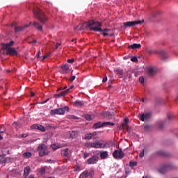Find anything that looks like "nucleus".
Returning a JSON list of instances; mask_svg holds the SVG:
<instances>
[{"mask_svg": "<svg viewBox=\"0 0 178 178\" xmlns=\"http://www.w3.org/2000/svg\"><path fill=\"white\" fill-rule=\"evenodd\" d=\"M137 165V161H130L129 166L130 168H134V166Z\"/></svg>", "mask_w": 178, "mask_h": 178, "instance_id": "36", "label": "nucleus"}, {"mask_svg": "<svg viewBox=\"0 0 178 178\" xmlns=\"http://www.w3.org/2000/svg\"><path fill=\"white\" fill-rule=\"evenodd\" d=\"M6 131V128H5V126L2 125L0 127V133H5Z\"/></svg>", "mask_w": 178, "mask_h": 178, "instance_id": "40", "label": "nucleus"}, {"mask_svg": "<svg viewBox=\"0 0 178 178\" xmlns=\"http://www.w3.org/2000/svg\"><path fill=\"white\" fill-rule=\"evenodd\" d=\"M125 124H123L124 126H127V122H129V118H124Z\"/></svg>", "mask_w": 178, "mask_h": 178, "instance_id": "53", "label": "nucleus"}, {"mask_svg": "<svg viewBox=\"0 0 178 178\" xmlns=\"http://www.w3.org/2000/svg\"><path fill=\"white\" fill-rule=\"evenodd\" d=\"M98 161V156H92L90 157L87 163L88 165H94L95 163H97V161Z\"/></svg>", "mask_w": 178, "mask_h": 178, "instance_id": "13", "label": "nucleus"}, {"mask_svg": "<svg viewBox=\"0 0 178 178\" xmlns=\"http://www.w3.org/2000/svg\"><path fill=\"white\" fill-rule=\"evenodd\" d=\"M147 72L149 76H154V68H152V67H148Z\"/></svg>", "mask_w": 178, "mask_h": 178, "instance_id": "26", "label": "nucleus"}, {"mask_svg": "<svg viewBox=\"0 0 178 178\" xmlns=\"http://www.w3.org/2000/svg\"><path fill=\"white\" fill-rule=\"evenodd\" d=\"M131 62H134L135 63H137L138 62V59L137 57L134 56L131 58Z\"/></svg>", "mask_w": 178, "mask_h": 178, "instance_id": "42", "label": "nucleus"}, {"mask_svg": "<svg viewBox=\"0 0 178 178\" xmlns=\"http://www.w3.org/2000/svg\"><path fill=\"white\" fill-rule=\"evenodd\" d=\"M85 116H86V120H88L89 122L95 118L94 115H86Z\"/></svg>", "mask_w": 178, "mask_h": 178, "instance_id": "31", "label": "nucleus"}, {"mask_svg": "<svg viewBox=\"0 0 178 178\" xmlns=\"http://www.w3.org/2000/svg\"><path fill=\"white\" fill-rule=\"evenodd\" d=\"M101 127H104V122H97L93 124V129H101Z\"/></svg>", "mask_w": 178, "mask_h": 178, "instance_id": "22", "label": "nucleus"}, {"mask_svg": "<svg viewBox=\"0 0 178 178\" xmlns=\"http://www.w3.org/2000/svg\"><path fill=\"white\" fill-rule=\"evenodd\" d=\"M67 118L68 119H73L74 120H79V118L78 117H76L73 115H70L67 116Z\"/></svg>", "mask_w": 178, "mask_h": 178, "instance_id": "37", "label": "nucleus"}, {"mask_svg": "<svg viewBox=\"0 0 178 178\" xmlns=\"http://www.w3.org/2000/svg\"><path fill=\"white\" fill-rule=\"evenodd\" d=\"M13 127H15V129H18L19 128V122H13Z\"/></svg>", "mask_w": 178, "mask_h": 178, "instance_id": "43", "label": "nucleus"}, {"mask_svg": "<svg viewBox=\"0 0 178 178\" xmlns=\"http://www.w3.org/2000/svg\"><path fill=\"white\" fill-rule=\"evenodd\" d=\"M102 24L99 22H95V21H89L88 22L87 27L90 30V31H96L99 32L102 31Z\"/></svg>", "mask_w": 178, "mask_h": 178, "instance_id": "3", "label": "nucleus"}, {"mask_svg": "<svg viewBox=\"0 0 178 178\" xmlns=\"http://www.w3.org/2000/svg\"><path fill=\"white\" fill-rule=\"evenodd\" d=\"M91 138H92V134L89 133L85 135V138H84L85 140H91Z\"/></svg>", "mask_w": 178, "mask_h": 178, "instance_id": "32", "label": "nucleus"}, {"mask_svg": "<svg viewBox=\"0 0 178 178\" xmlns=\"http://www.w3.org/2000/svg\"><path fill=\"white\" fill-rule=\"evenodd\" d=\"M59 47H60V43H56V46H55V49H58V48H59Z\"/></svg>", "mask_w": 178, "mask_h": 178, "instance_id": "54", "label": "nucleus"}, {"mask_svg": "<svg viewBox=\"0 0 178 178\" xmlns=\"http://www.w3.org/2000/svg\"><path fill=\"white\" fill-rule=\"evenodd\" d=\"M128 48L131 49H139V48H141V44L134 43L133 44L129 45Z\"/></svg>", "mask_w": 178, "mask_h": 178, "instance_id": "19", "label": "nucleus"}, {"mask_svg": "<svg viewBox=\"0 0 178 178\" xmlns=\"http://www.w3.org/2000/svg\"><path fill=\"white\" fill-rule=\"evenodd\" d=\"M62 90H64V89H63V88L60 87V88H59L57 90V91H62Z\"/></svg>", "mask_w": 178, "mask_h": 178, "instance_id": "60", "label": "nucleus"}, {"mask_svg": "<svg viewBox=\"0 0 178 178\" xmlns=\"http://www.w3.org/2000/svg\"><path fill=\"white\" fill-rule=\"evenodd\" d=\"M74 106L81 107L83 106V102L81 101L76 100L74 103Z\"/></svg>", "mask_w": 178, "mask_h": 178, "instance_id": "27", "label": "nucleus"}, {"mask_svg": "<svg viewBox=\"0 0 178 178\" xmlns=\"http://www.w3.org/2000/svg\"><path fill=\"white\" fill-rule=\"evenodd\" d=\"M69 80L70 81H74V80H76V76H71L70 78H69Z\"/></svg>", "mask_w": 178, "mask_h": 178, "instance_id": "45", "label": "nucleus"}, {"mask_svg": "<svg viewBox=\"0 0 178 178\" xmlns=\"http://www.w3.org/2000/svg\"><path fill=\"white\" fill-rule=\"evenodd\" d=\"M34 95H35V94L33 92H31V97H34Z\"/></svg>", "mask_w": 178, "mask_h": 178, "instance_id": "62", "label": "nucleus"}, {"mask_svg": "<svg viewBox=\"0 0 178 178\" xmlns=\"http://www.w3.org/2000/svg\"><path fill=\"white\" fill-rule=\"evenodd\" d=\"M60 69H61V73L63 74H67V73H69L70 72V67H69V65H67V64H63L60 66Z\"/></svg>", "mask_w": 178, "mask_h": 178, "instance_id": "11", "label": "nucleus"}, {"mask_svg": "<svg viewBox=\"0 0 178 178\" xmlns=\"http://www.w3.org/2000/svg\"><path fill=\"white\" fill-rule=\"evenodd\" d=\"M24 158H30L31 156V152H25L23 154Z\"/></svg>", "mask_w": 178, "mask_h": 178, "instance_id": "38", "label": "nucleus"}, {"mask_svg": "<svg viewBox=\"0 0 178 178\" xmlns=\"http://www.w3.org/2000/svg\"><path fill=\"white\" fill-rule=\"evenodd\" d=\"M113 156L115 159H123V158H124V153L122 151V149H120V150H115L113 152Z\"/></svg>", "mask_w": 178, "mask_h": 178, "instance_id": "5", "label": "nucleus"}, {"mask_svg": "<svg viewBox=\"0 0 178 178\" xmlns=\"http://www.w3.org/2000/svg\"><path fill=\"white\" fill-rule=\"evenodd\" d=\"M60 145H58V144H53L51 145V147L53 148V149H54V151H56V149H58V148H60Z\"/></svg>", "mask_w": 178, "mask_h": 178, "instance_id": "33", "label": "nucleus"}, {"mask_svg": "<svg viewBox=\"0 0 178 178\" xmlns=\"http://www.w3.org/2000/svg\"><path fill=\"white\" fill-rule=\"evenodd\" d=\"M141 23H144V20L127 22H124L123 24H124V26L127 28V27H134V26H136V24H141Z\"/></svg>", "mask_w": 178, "mask_h": 178, "instance_id": "7", "label": "nucleus"}, {"mask_svg": "<svg viewBox=\"0 0 178 178\" xmlns=\"http://www.w3.org/2000/svg\"><path fill=\"white\" fill-rule=\"evenodd\" d=\"M84 147L86 148H95V149H99V141L96 143H91V142H88L84 143Z\"/></svg>", "mask_w": 178, "mask_h": 178, "instance_id": "10", "label": "nucleus"}, {"mask_svg": "<svg viewBox=\"0 0 178 178\" xmlns=\"http://www.w3.org/2000/svg\"><path fill=\"white\" fill-rule=\"evenodd\" d=\"M51 54H48L43 56L42 60H44V59H47V58L49 57Z\"/></svg>", "mask_w": 178, "mask_h": 178, "instance_id": "50", "label": "nucleus"}, {"mask_svg": "<svg viewBox=\"0 0 178 178\" xmlns=\"http://www.w3.org/2000/svg\"><path fill=\"white\" fill-rule=\"evenodd\" d=\"M151 113H144L138 114V119L141 120V122H147L151 119Z\"/></svg>", "mask_w": 178, "mask_h": 178, "instance_id": "6", "label": "nucleus"}, {"mask_svg": "<svg viewBox=\"0 0 178 178\" xmlns=\"http://www.w3.org/2000/svg\"><path fill=\"white\" fill-rule=\"evenodd\" d=\"M116 73L118 74H120V76H122V74H123V70L117 69L116 70Z\"/></svg>", "mask_w": 178, "mask_h": 178, "instance_id": "39", "label": "nucleus"}, {"mask_svg": "<svg viewBox=\"0 0 178 178\" xmlns=\"http://www.w3.org/2000/svg\"><path fill=\"white\" fill-rule=\"evenodd\" d=\"M156 17V15L155 13L152 14V19H155Z\"/></svg>", "mask_w": 178, "mask_h": 178, "instance_id": "56", "label": "nucleus"}, {"mask_svg": "<svg viewBox=\"0 0 178 178\" xmlns=\"http://www.w3.org/2000/svg\"><path fill=\"white\" fill-rule=\"evenodd\" d=\"M27 7L29 9H33L35 17H36L38 20H40L42 24H45V23L48 22V17H47L46 15L44 14V12L40 10L38 7H35V4H34V3H28Z\"/></svg>", "mask_w": 178, "mask_h": 178, "instance_id": "1", "label": "nucleus"}, {"mask_svg": "<svg viewBox=\"0 0 178 178\" xmlns=\"http://www.w3.org/2000/svg\"><path fill=\"white\" fill-rule=\"evenodd\" d=\"M147 152V149H143L139 154V158H144V154Z\"/></svg>", "mask_w": 178, "mask_h": 178, "instance_id": "35", "label": "nucleus"}, {"mask_svg": "<svg viewBox=\"0 0 178 178\" xmlns=\"http://www.w3.org/2000/svg\"><path fill=\"white\" fill-rule=\"evenodd\" d=\"M142 178H153V177L151 176H149V175H146V176L143 177Z\"/></svg>", "mask_w": 178, "mask_h": 178, "instance_id": "58", "label": "nucleus"}, {"mask_svg": "<svg viewBox=\"0 0 178 178\" xmlns=\"http://www.w3.org/2000/svg\"><path fill=\"white\" fill-rule=\"evenodd\" d=\"M67 63H73L74 62V58L67 59Z\"/></svg>", "mask_w": 178, "mask_h": 178, "instance_id": "47", "label": "nucleus"}, {"mask_svg": "<svg viewBox=\"0 0 178 178\" xmlns=\"http://www.w3.org/2000/svg\"><path fill=\"white\" fill-rule=\"evenodd\" d=\"M163 124H163V123H162V124H159V128L163 129Z\"/></svg>", "mask_w": 178, "mask_h": 178, "instance_id": "57", "label": "nucleus"}, {"mask_svg": "<svg viewBox=\"0 0 178 178\" xmlns=\"http://www.w3.org/2000/svg\"><path fill=\"white\" fill-rule=\"evenodd\" d=\"M139 81H140V83H141V84H143V83H144V76H140L139 78Z\"/></svg>", "mask_w": 178, "mask_h": 178, "instance_id": "46", "label": "nucleus"}, {"mask_svg": "<svg viewBox=\"0 0 178 178\" xmlns=\"http://www.w3.org/2000/svg\"><path fill=\"white\" fill-rule=\"evenodd\" d=\"M88 175L90 178L94 177V168H91L89 172L88 171Z\"/></svg>", "mask_w": 178, "mask_h": 178, "instance_id": "30", "label": "nucleus"}, {"mask_svg": "<svg viewBox=\"0 0 178 178\" xmlns=\"http://www.w3.org/2000/svg\"><path fill=\"white\" fill-rule=\"evenodd\" d=\"M30 170L31 169L30 168V166H26L24 170V177L26 178L29 175H30Z\"/></svg>", "mask_w": 178, "mask_h": 178, "instance_id": "20", "label": "nucleus"}, {"mask_svg": "<svg viewBox=\"0 0 178 178\" xmlns=\"http://www.w3.org/2000/svg\"><path fill=\"white\" fill-rule=\"evenodd\" d=\"M70 138H76V137L79 136V131H72L69 132Z\"/></svg>", "mask_w": 178, "mask_h": 178, "instance_id": "18", "label": "nucleus"}, {"mask_svg": "<svg viewBox=\"0 0 178 178\" xmlns=\"http://www.w3.org/2000/svg\"><path fill=\"white\" fill-rule=\"evenodd\" d=\"M157 155H163V156H164V154H163V153H161V152H157Z\"/></svg>", "mask_w": 178, "mask_h": 178, "instance_id": "61", "label": "nucleus"}, {"mask_svg": "<svg viewBox=\"0 0 178 178\" xmlns=\"http://www.w3.org/2000/svg\"><path fill=\"white\" fill-rule=\"evenodd\" d=\"M69 106L52 109L50 111V115L51 116H54V115H65L66 111L69 112Z\"/></svg>", "mask_w": 178, "mask_h": 178, "instance_id": "4", "label": "nucleus"}, {"mask_svg": "<svg viewBox=\"0 0 178 178\" xmlns=\"http://www.w3.org/2000/svg\"><path fill=\"white\" fill-rule=\"evenodd\" d=\"M110 31L111 30H109L108 29H102V31H99V33H102L104 37H106L107 35H109V33H108V31Z\"/></svg>", "mask_w": 178, "mask_h": 178, "instance_id": "25", "label": "nucleus"}, {"mask_svg": "<svg viewBox=\"0 0 178 178\" xmlns=\"http://www.w3.org/2000/svg\"><path fill=\"white\" fill-rule=\"evenodd\" d=\"M31 129H33L34 130H40V131H42L43 133L45 131V127L44 126L37 124L31 125Z\"/></svg>", "mask_w": 178, "mask_h": 178, "instance_id": "12", "label": "nucleus"}, {"mask_svg": "<svg viewBox=\"0 0 178 178\" xmlns=\"http://www.w3.org/2000/svg\"><path fill=\"white\" fill-rule=\"evenodd\" d=\"M108 81V77L106 76L102 79V83H106Z\"/></svg>", "mask_w": 178, "mask_h": 178, "instance_id": "51", "label": "nucleus"}, {"mask_svg": "<svg viewBox=\"0 0 178 178\" xmlns=\"http://www.w3.org/2000/svg\"><path fill=\"white\" fill-rule=\"evenodd\" d=\"M47 145L42 144L38 146V151H39V156H44V155H47Z\"/></svg>", "mask_w": 178, "mask_h": 178, "instance_id": "9", "label": "nucleus"}, {"mask_svg": "<svg viewBox=\"0 0 178 178\" xmlns=\"http://www.w3.org/2000/svg\"><path fill=\"white\" fill-rule=\"evenodd\" d=\"M15 44L13 40H11L9 43H1V49L6 51L7 55H11L12 56H16L17 55V51L15 48H11V47Z\"/></svg>", "mask_w": 178, "mask_h": 178, "instance_id": "2", "label": "nucleus"}, {"mask_svg": "<svg viewBox=\"0 0 178 178\" xmlns=\"http://www.w3.org/2000/svg\"><path fill=\"white\" fill-rule=\"evenodd\" d=\"M88 156H90V153H84L83 154L84 159H86V158H88Z\"/></svg>", "mask_w": 178, "mask_h": 178, "instance_id": "48", "label": "nucleus"}, {"mask_svg": "<svg viewBox=\"0 0 178 178\" xmlns=\"http://www.w3.org/2000/svg\"><path fill=\"white\" fill-rule=\"evenodd\" d=\"M155 158H156V154L154 153L150 156L149 159L150 161H152L153 159H155Z\"/></svg>", "mask_w": 178, "mask_h": 178, "instance_id": "44", "label": "nucleus"}, {"mask_svg": "<svg viewBox=\"0 0 178 178\" xmlns=\"http://www.w3.org/2000/svg\"><path fill=\"white\" fill-rule=\"evenodd\" d=\"M29 135L26 134H21L18 136V138H26Z\"/></svg>", "mask_w": 178, "mask_h": 178, "instance_id": "41", "label": "nucleus"}, {"mask_svg": "<svg viewBox=\"0 0 178 178\" xmlns=\"http://www.w3.org/2000/svg\"><path fill=\"white\" fill-rule=\"evenodd\" d=\"M107 156H108V152L107 151H103V152H100L101 159H106Z\"/></svg>", "mask_w": 178, "mask_h": 178, "instance_id": "23", "label": "nucleus"}, {"mask_svg": "<svg viewBox=\"0 0 178 178\" xmlns=\"http://www.w3.org/2000/svg\"><path fill=\"white\" fill-rule=\"evenodd\" d=\"M48 101H49V98L45 99L44 101L42 102L41 104H47V102H48Z\"/></svg>", "mask_w": 178, "mask_h": 178, "instance_id": "55", "label": "nucleus"}, {"mask_svg": "<svg viewBox=\"0 0 178 178\" xmlns=\"http://www.w3.org/2000/svg\"><path fill=\"white\" fill-rule=\"evenodd\" d=\"M168 118L169 120H171L173 118V116L172 114H168Z\"/></svg>", "mask_w": 178, "mask_h": 178, "instance_id": "52", "label": "nucleus"}, {"mask_svg": "<svg viewBox=\"0 0 178 178\" xmlns=\"http://www.w3.org/2000/svg\"><path fill=\"white\" fill-rule=\"evenodd\" d=\"M144 130L145 131H152L154 130V125H145Z\"/></svg>", "mask_w": 178, "mask_h": 178, "instance_id": "24", "label": "nucleus"}, {"mask_svg": "<svg viewBox=\"0 0 178 178\" xmlns=\"http://www.w3.org/2000/svg\"><path fill=\"white\" fill-rule=\"evenodd\" d=\"M29 27V24H26L22 26H15L14 29L15 33H20V31H23L24 30H26Z\"/></svg>", "mask_w": 178, "mask_h": 178, "instance_id": "14", "label": "nucleus"}, {"mask_svg": "<svg viewBox=\"0 0 178 178\" xmlns=\"http://www.w3.org/2000/svg\"><path fill=\"white\" fill-rule=\"evenodd\" d=\"M92 136H97V132H93V133L92 134Z\"/></svg>", "mask_w": 178, "mask_h": 178, "instance_id": "63", "label": "nucleus"}, {"mask_svg": "<svg viewBox=\"0 0 178 178\" xmlns=\"http://www.w3.org/2000/svg\"><path fill=\"white\" fill-rule=\"evenodd\" d=\"M33 26L35 27V29L38 30V31H42V26L37 22H34L33 23Z\"/></svg>", "mask_w": 178, "mask_h": 178, "instance_id": "17", "label": "nucleus"}, {"mask_svg": "<svg viewBox=\"0 0 178 178\" xmlns=\"http://www.w3.org/2000/svg\"><path fill=\"white\" fill-rule=\"evenodd\" d=\"M111 147H113V143L111 140L106 141L104 143L99 141V149L111 148Z\"/></svg>", "mask_w": 178, "mask_h": 178, "instance_id": "8", "label": "nucleus"}, {"mask_svg": "<svg viewBox=\"0 0 178 178\" xmlns=\"http://www.w3.org/2000/svg\"><path fill=\"white\" fill-rule=\"evenodd\" d=\"M78 29H79V26L74 28V30H78Z\"/></svg>", "mask_w": 178, "mask_h": 178, "instance_id": "64", "label": "nucleus"}, {"mask_svg": "<svg viewBox=\"0 0 178 178\" xmlns=\"http://www.w3.org/2000/svg\"><path fill=\"white\" fill-rule=\"evenodd\" d=\"M170 169H171V167L170 165H165L161 166V168L159 170V172L161 174H164L165 172H166L167 171H168Z\"/></svg>", "mask_w": 178, "mask_h": 178, "instance_id": "15", "label": "nucleus"}, {"mask_svg": "<svg viewBox=\"0 0 178 178\" xmlns=\"http://www.w3.org/2000/svg\"><path fill=\"white\" fill-rule=\"evenodd\" d=\"M69 92H70V89H67L64 91H62L60 92V95L62 96V97H65V95H66V94H69Z\"/></svg>", "mask_w": 178, "mask_h": 178, "instance_id": "29", "label": "nucleus"}, {"mask_svg": "<svg viewBox=\"0 0 178 178\" xmlns=\"http://www.w3.org/2000/svg\"><path fill=\"white\" fill-rule=\"evenodd\" d=\"M104 116L105 118H107V119H112L113 118L112 113H111V112L108 111L104 113Z\"/></svg>", "mask_w": 178, "mask_h": 178, "instance_id": "28", "label": "nucleus"}, {"mask_svg": "<svg viewBox=\"0 0 178 178\" xmlns=\"http://www.w3.org/2000/svg\"><path fill=\"white\" fill-rule=\"evenodd\" d=\"M114 124L115 123L111 122H103L104 127H105L106 126H113Z\"/></svg>", "mask_w": 178, "mask_h": 178, "instance_id": "34", "label": "nucleus"}, {"mask_svg": "<svg viewBox=\"0 0 178 178\" xmlns=\"http://www.w3.org/2000/svg\"><path fill=\"white\" fill-rule=\"evenodd\" d=\"M158 53L161 55V58H162L163 60H165L168 58V55L166 54V53H165L164 51H163V50H161V51L157 52V54H158Z\"/></svg>", "mask_w": 178, "mask_h": 178, "instance_id": "21", "label": "nucleus"}, {"mask_svg": "<svg viewBox=\"0 0 178 178\" xmlns=\"http://www.w3.org/2000/svg\"><path fill=\"white\" fill-rule=\"evenodd\" d=\"M73 88H74V86H71L70 88H68V90H70H70H73Z\"/></svg>", "mask_w": 178, "mask_h": 178, "instance_id": "59", "label": "nucleus"}, {"mask_svg": "<svg viewBox=\"0 0 178 178\" xmlns=\"http://www.w3.org/2000/svg\"><path fill=\"white\" fill-rule=\"evenodd\" d=\"M61 155L63 156V158H69V156H70V154L69 153V149H63L61 150Z\"/></svg>", "mask_w": 178, "mask_h": 178, "instance_id": "16", "label": "nucleus"}, {"mask_svg": "<svg viewBox=\"0 0 178 178\" xmlns=\"http://www.w3.org/2000/svg\"><path fill=\"white\" fill-rule=\"evenodd\" d=\"M54 98H60V97H62V96H61L60 93H59V94H55L54 95Z\"/></svg>", "mask_w": 178, "mask_h": 178, "instance_id": "49", "label": "nucleus"}]
</instances>
